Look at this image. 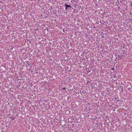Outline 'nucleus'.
<instances>
[{"label": "nucleus", "instance_id": "1", "mask_svg": "<svg viewBox=\"0 0 132 132\" xmlns=\"http://www.w3.org/2000/svg\"><path fill=\"white\" fill-rule=\"evenodd\" d=\"M65 7H66L67 8L68 7H71V6H70V5H68L66 4H65Z\"/></svg>", "mask_w": 132, "mask_h": 132}, {"label": "nucleus", "instance_id": "2", "mask_svg": "<svg viewBox=\"0 0 132 132\" xmlns=\"http://www.w3.org/2000/svg\"><path fill=\"white\" fill-rule=\"evenodd\" d=\"M65 89L66 88L65 87H64L62 89L63 90H65Z\"/></svg>", "mask_w": 132, "mask_h": 132}, {"label": "nucleus", "instance_id": "3", "mask_svg": "<svg viewBox=\"0 0 132 132\" xmlns=\"http://www.w3.org/2000/svg\"><path fill=\"white\" fill-rule=\"evenodd\" d=\"M67 7H65V9L66 10H67Z\"/></svg>", "mask_w": 132, "mask_h": 132}, {"label": "nucleus", "instance_id": "4", "mask_svg": "<svg viewBox=\"0 0 132 132\" xmlns=\"http://www.w3.org/2000/svg\"><path fill=\"white\" fill-rule=\"evenodd\" d=\"M118 56H119V57H120V56L118 55Z\"/></svg>", "mask_w": 132, "mask_h": 132}]
</instances>
